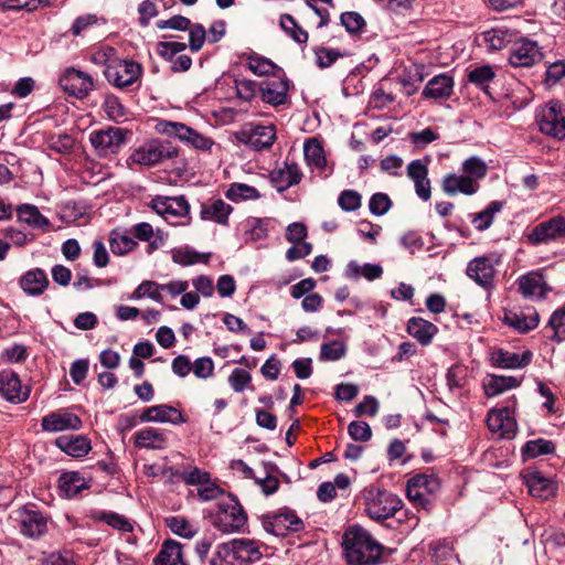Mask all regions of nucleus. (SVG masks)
Returning a JSON list of instances; mask_svg holds the SVG:
<instances>
[{
	"label": "nucleus",
	"mask_w": 565,
	"mask_h": 565,
	"mask_svg": "<svg viewBox=\"0 0 565 565\" xmlns=\"http://www.w3.org/2000/svg\"><path fill=\"white\" fill-rule=\"evenodd\" d=\"M280 25L297 43L303 44L308 41V33L297 24L291 15H281Z\"/></svg>",
	"instance_id": "53"
},
{
	"label": "nucleus",
	"mask_w": 565,
	"mask_h": 565,
	"mask_svg": "<svg viewBox=\"0 0 565 565\" xmlns=\"http://www.w3.org/2000/svg\"><path fill=\"white\" fill-rule=\"evenodd\" d=\"M89 488V482L76 471L63 472L58 478V489L65 498H73Z\"/></svg>",
	"instance_id": "31"
},
{
	"label": "nucleus",
	"mask_w": 565,
	"mask_h": 565,
	"mask_svg": "<svg viewBox=\"0 0 565 565\" xmlns=\"http://www.w3.org/2000/svg\"><path fill=\"white\" fill-rule=\"evenodd\" d=\"M554 451V445L551 440L546 439H534L527 441L523 449L522 454L524 458H536L542 455H547Z\"/></svg>",
	"instance_id": "51"
},
{
	"label": "nucleus",
	"mask_w": 565,
	"mask_h": 565,
	"mask_svg": "<svg viewBox=\"0 0 565 565\" xmlns=\"http://www.w3.org/2000/svg\"><path fill=\"white\" fill-rule=\"evenodd\" d=\"M487 424L489 429L500 438H512L516 431L515 419L507 407L490 411Z\"/></svg>",
	"instance_id": "21"
},
{
	"label": "nucleus",
	"mask_w": 565,
	"mask_h": 565,
	"mask_svg": "<svg viewBox=\"0 0 565 565\" xmlns=\"http://www.w3.org/2000/svg\"><path fill=\"white\" fill-rule=\"evenodd\" d=\"M232 212L233 207L222 199L211 200L201 204L200 218L226 226Z\"/></svg>",
	"instance_id": "25"
},
{
	"label": "nucleus",
	"mask_w": 565,
	"mask_h": 565,
	"mask_svg": "<svg viewBox=\"0 0 565 565\" xmlns=\"http://www.w3.org/2000/svg\"><path fill=\"white\" fill-rule=\"evenodd\" d=\"M150 298L151 300L162 303L163 297L160 289V284L153 280H143L138 287L134 290L130 296L132 300H139L142 298Z\"/></svg>",
	"instance_id": "49"
},
{
	"label": "nucleus",
	"mask_w": 565,
	"mask_h": 565,
	"mask_svg": "<svg viewBox=\"0 0 565 565\" xmlns=\"http://www.w3.org/2000/svg\"><path fill=\"white\" fill-rule=\"evenodd\" d=\"M247 516L235 498L228 495L217 504V511L212 515V524L223 533L237 532L244 527Z\"/></svg>",
	"instance_id": "7"
},
{
	"label": "nucleus",
	"mask_w": 565,
	"mask_h": 565,
	"mask_svg": "<svg viewBox=\"0 0 565 565\" xmlns=\"http://www.w3.org/2000/svg\"><path fill=\"white\" fill-rule=\"evenodd\" d=\"M305 160L312 171L319 175L328 178L333 168L328 164L323 147L317 138H310L303 146Z\"/></svg>",
	"instance_id": "19"
},
{
	"label": "nucleus",
	"mask_w": 565,
	"mask_h": 565,
	"mask_svg": "<svg viewBox=\"0 0 565 565\" xmlns=\"http://www.w3.org/2000/svg\"><path fill=\"white\" fill-rule=\"evenodd\" d=\"M454 92V79L446 74H439L430 78L422 95L431 99H448Z\"/></svg>",
	"instance_id": "26"
},
{
	"label": "nucleus",
	"mask_w": 565,
	"mask_h": 565,
	"mask_svg": "<svg viewBox=\"0 0 565 565\" xmlns=\"http://www.w3.org/2000/svg\"><path fill=\"white\" fill-rule=\"evenodd\" d=\"M109 245L115 255H125L134 250L138 246V243L128 234L114 230L109 234Z\"/></svg>",
	"instance_id": "43"
},
{
	"label": "nucleus",
	"mask_w": 565,
	"mask_h": 565,
	"mask_svg": "<svg viewBox=\"0 0 565 565\" xmlns=\"http://www.w3.org/2000/svg\"><path fill=\"white\" fill-rule=\"evenodd\" d=\"M467 276L484 289L494 285L495 269L492 260L487 256L471 259L466 269Z\"/></svg>",
	"instance_id": "18"
},
{
	"label": "nucleus",
	"mask_w": 565,
	"mask_h": 565,
	"mask_svg": "<svg viewBox=\"0 0 565 565\" xmlns=\"http://www.w3.org/2000/svg\"><path fill=\"white\" fill-rule=\"evenodd\" d=\"M302 179V172L295 162H285L270 172V181L278 192H282L298 184Z\"/></svg>",
	"instance_id": "22"
},
{
	"label": "nucleus",
	"mask_w": 565,
	"mask_h": 565,
	"mask_svg": "<svg viewBox=\"0 0 565 565\" xmlns=\"http://www.w3.org/2000/svg\"><path fill=\"white\" fill-rule=\"evenodd\" d=\"M290 82L280 75H274L259 85L263 102L271 106H280L287 102Z\"/></svg>",
	"instance_id": "17"
},
{
	"label": "nucleus",
	"mask_w": 565,
	"mask_h": 565,
	"mask_svg": "<svg viewBox=\"0 0 565 565\" xmlns=\"http://www.w3.org/2000/svg\"><path fill=\"white\" fill-rule=\"evenodd\" d=\"M247 66L257 76H274L276 71L280 72L274 62L257 54H250L247 57Z\"/></svg>",
	"instance_id": "45"
},
{
	"label": "nucleus",
	"mask_w": 565,
	"mask_h": 565,
	"mask_svg": "<svg viewBox=\"0 0 565 565\" xmlns=\"http://www.w3.org/2000/svg\"><path fill=\"white\" fill-rule=\"evenodd\" d=\"M245 134V142L255 150L269 148L276 139V131L273 125H257Z\"/></svg>",
	"instance_id": "30"
},
{
	"label": "nucleus",
	"mask_w": 565,
	"mask_h": 565,
	"mask_svg": "<svg viewBox=\"0 0 565 565\" xmlns=\"http://www.w3.org/2000/svg\"><path fill=\"white\" fill-rule=\"evenodd\" d=\"M140 419L142 422H171L174 424L183 422L181 412L168 405H157L146 408L140 414Z\"/></svg>",
	"instance_id": "32"
},
{
	"label": "nucleus",
	"mask_w": 565,
	"mask_h": 565,
	"mask_svg": "<svg viewBox=\"0 0 565 565\" xmlns=\"http://www.w3.org/2000/svg\"><path fill=\"white\" fill-rule=\"evenodd\" d=\"M178 151L169 142L151 139L135 149L129 160L140 166H156L164 160L177 157Z\"/></svg>",
	"instance_id": "9"
},
{
	"label": "nucleus",
	"mask_w": 565,
	"mask_h": 565,
	"mask_svg": "<svg viewBox=\"0 0 565 565\" xmlns=\"http://www.w3.org/2000/svg\"><path fill=\"white\" fill-rule=\"evenodd\" d=\"M348 433L356 441H367L372 437L371 427L365 422H351L348 426Z\"/></svg>",
	"instance_id": "62"
},
{
	"label": "nucleus",
	"mask_w": 565,
	"mask_h": 565,
	"mask_svg": "<svg viewBox=\"0 0 565 565\" xmlns=\"http://www.w3.org/2000/svg\"><path fill=\"white\" fill-rule=\"evenodd\" d=\"M536 124L542 134L557 140L565 139V106L551 100L535 113Z\"/></svg>",
	"instance_id": "6"
},
{
	"label": "nucleus",
	"mask_w": 565,
	"mask_h": 565,
	"mask_svg": "<svg viewBox=\"0 0 565 565\" xmlns=\"http://www.w3.org/2000/svg\"><path fill=\"white\" fill-rule=\"evenodd\" d=\"M210 256V253H200L188 245L177 247L171 250L172 262L181 266H192L199 263L206 264Z\"/></svg>",
	"instance_id": "39"
},
{
	"label": "nucleus",
	"mask_w": 565,
	"mask_h": 565,
	"mask_svg": "<svg viewBox=\"0 0 565 565\" xmlns=\"http://www.w3.org/2000/svg\"><path fill=\"white\" fill-rule=\"evenodd\" d=\"M262 524L267 533L276 536H286L303 529L302 520L289 509L265 515Z\"/></svg>",
	"instance_id": "11"
},
{
	"label": "nucleus",
	"mask_w": 565,
	"mask_h": 565,
	"mask_svg": "<svg viewBox=\"0 0 565 565\" xmlns=\"http://www.w3.org/2000/svg\"><path fill=\"white\" fill-rule=\"evenodd\" d=\"M342 546L349 565H376L382 557V545L369 531L358 525L347 529Z\"/></svg>",
	"instance_id": "1"
},
{
	"label": "nucleus",
	"mask_w": 565,
	"mask_h": 565,
	"mask_svg": "<svg viewBox=\"0 0 565 565\" xmlns=\"http://www.w3.org/2000/svg\"><path fill=\"white\" fill-rule=\"evenodd\" d=\"M103 107H104L106 114L111 119H119V118H124L126 116L125 107L121 105L119 98L115 95H107L105 97Z\"/></svg>",
	"instance_id": "63"
},
{
	"label": "nucleus",
	"mask_w": 565,
	"mask_h": 565,
	"mask_svg": "<svg viewBox=\"0 0 565 565\" xmlns=\"http://www.w3.org/2000/svg\"><path fill=\"white\" fill-rule=\"evenodd\" d=\"M56 447L73 458H82L92 450V444L85 435H64L55 439Z\"/></svg>",
	"instance_id": "24"
},
{
	"label": "nucleus",
	"mask_w": 565,
	"mask_h": 565,
	"mask_svg": "<svg viewBox=\"0 0 565 565\" xmlns=\"http://www.w3.org/2000/svg\"><path fill=\"white\" fill-rule=\"evenodd\" d=\"M156 26L159 30L186 31L191 26V20L183 15H173L170 19L157 21Z\"/></svg>",
	"instance_id": "60"
},
{
	"label": "nucleus",
	"mask_w": 565,
	"mask_h": 565,
	"mask_svg": "<svg viewBox=\"0 0 565 565\" xmlns=\"http://www.w3.org/2000/svg\"><path fill=\"white\" fill-rule=\"evenodd\" d=\"M543 58L542 47L537 42L521 38L512 43L509 63L513 67H531Z\"/></svg>",
	"instance_id": "12"
},
{
	"label": "nucleus",
	"mask_w": 565,
	"mask_h": 565,
	"mask_svg": "<svg viewBox=\"0 0 565 565\" xmlns=\"http://www.w3.org/2000/svg\"><path fill=\"white\" fill-rule=\"evenodd\" d=\"M154 565H188L183 558L182 546L173 540L166 541L153 559Z\"/></svg>",
	"instance_id": "33"
},
{
	"label": "nucleus",
	"mask_w": 565,
	"mask_h": 565,
	"mask_svg": "<svg viewBox=\"0 0 565 565\" xmlns=\"http://www.w3.org/2000/svg\"><path fill=\"white\" fill-rule=\"evenodd\" d=\"M505 322L520 332H527L539 326L540 316L534 309L527 312H510L505 316Z\"/></svg>",
	"instance_id": "40"
},
{
	"label": "nucleus",
	"mask_w": 565,
	"mask_h": 565,
	"mask_svg": "<svg viewBox=\"0 0 565 565\" xmlns=\"http://www.w3.org/2000/svg\"><path fill=\"white\" fill-rule=\"evenodd\" d=\"M186 49L183 42L161 41L157 44V53L164 60L171 62L175 55Z\"/></svg>",
	"instance_id": "56"
},
{
	"label": "nucleus",
	"mask_w": 565,
	"mask_h": 565,
	"mask_svg": "<svg viewBox=\"0 0 565 565\" xmlns=\"http://www.w3.org/2000/svg\"><path fill=\"white\" fill-rule=\"evenodd\" d=\"M89 140L100 156L116 153L125 143L122 130L117 127L94 131L90 134Z\"/></svg>",
	"instance_id": "16"
},
{
	"label": "nucleus",
	"mask_w": 565,
	"mask_h": 565,
	"mask_svg": "<svg viewBox=\"0 0 565 565\" xmlns=\"http://www.w3.org/2000/svg\"><path fill=\"white\" fill-rule=\"evenodd\" d=\"M391 206H392V201L388 198V195L385 193H381V192L375 193L371 196V199L369 201L370 212L376 216H382L385 213H387V211L391 209Z\"/></svg>",
	"instance_id": "58"
},
{
	"label": "nucleus",
	"mask_w": 565,
	"mask_h": 565,
	"mask_svg": "<svg viewBox=\"0 0 565 565\" xmlns=\"http://www.w3.org/2000/svg\"><path fill=\"white\" fill-rule=\"evenodd\" d=\"M563 238H565V218L562 215L537 224L527 234V241L533 245L546 244Z\"/></svg>",
	"instance_id": "13"
},
{
	"label": "nucleus",
	"mask_w": 565,
	"mask_h": 565,
	"mask_svg": "<svg viewBox=\"0 0 565 565\" xmlns=\"http://www.w3.org/2000/svg\"><path fill=\"white\" fill-rule=\"evenodd\" d=\"M347 353V345L341 340L324 342L320 348L321 361H338Z\"/></svg>",
	"instance_id": "52"
},
{
	"label": "nucleus",
	"mask_w": 565,
	"mask_h": 565,
	"mask_svg": "<svg viewBox=\"0 0 565 565\" xmlns=\"http://www.w3.org/2000/svg\"><path fill=\"white\" fill-rule=\"evenodd\" d=\"M189 30V46L192 52H199L206 39V31L202 24L195 23Z\"/></svg>",
	"instance_id": "59"
},
{
	"label": "nucleus",
	"mask_w": 565,
	"mask_h": 565,
	"mask_svg": "<svg viewBox=\"0 0 565 565\" xmlns=\"http://www.w3.org/2000/svg\"><path fill=\"white\" fill-rule=\"evenodd\" d=\"M141 65L134 61L115 60L106 64L104 74L107 81L118 87L128 88L141 76Z\"/></svg>",
	"instance_id": "10"
},
{
	"label": "nucleus",
	"mask_w": 565,
	"mask_h": 565,
	"mask_svg": "<svg viewBox=\"0 0 565 565\" xmlns=\"http://www.w3.org/2000/svg\"><path fill=\"white\" fill-rule=\"evenodd\" d=\"M519 291L525 298H543L548 288L543 276L540 273H529L526 275L521 276L518 279Z\"/></svg>",
	"instance_id": "27"
},
{
	"label": "nucleus",
	"mask_w": 565,
	"mask_h": 565,
	"mask_svg": "<svg viewBox=\"0 0 565 565\" xmlns=\"http://www.w3.org/2000/svg\"><path fill=\"white\" fill-rule=\"evenodd\" d=\"M317 65L321 68L330 67L341 56L338 50L330 47H317L315 50Z\"/></svg>",
	"instance_id": "64"
},
{
	"label": "nucleus",
	"mask_w": 565,
	"mask_h": 565,
	"mask_svg": "<svg viewBox=\"0 0 565 565\" xmlns=\"http://www.w3.org/2000/svg\"><path fill=\"white\" fill-rule=\"evenodd\" d=\"M546 330H551L548 337L557 342L565 341V307L556 309L550 317Z\"/></svg>",
	"instance_id": "50"
},
{
	"label": "nucleus",
	"mask_w": 565,
	"mask_h": 565,
	"mask_svg": "<svg viewBox=\"0 0 565 565\" xmlns=\"http://www.w3.org/2000/svg\"><path fill=\"white\" fill-rule=\"evenodd\" d=\"M440 488L439 479L430 473H418L408 479L406 495L417 508L428 510L431 505L429 495L436 493Z\"/></svg>",
	"instance_id": "8"
},
{
	"label": "nucleus",
	"mask_w": 565,
	"mask_h": 565,
	"mask_svg": "<svg viewBox=\"0 0 565 565\" xmlns=\"http://www.w3.org/2000/svg\"><path fill=\"white\" fill-rule=\"evenodd\" d=\"M382 275V266L370 263L360 265L356 260H350L344 270V276L348 279H359L360 277H364L366 280L373 281L381 278Z\"/></svg>",
	"instance_id": "34"
},
{
	"label": "nucleus",
	"mask_w": 565,
	"mask_h": 565,
	"mask_svg": "<svg viewBox=\"0 0 565 565\" xmlns=\"http://www.w3.org/2000/svg\"><path fill=\"white\" fill-rule=\"evenodd\" d=\"M362 196L355 190H344L338 198L339 206L345 212H353L360 209Z\"/></svg>",
	"instance_id": "55"
},
{
	"label": "nucleus",
	"mask_w": 565,
	"mask_h": 565,
	"mask_svg": "<svg viewBox=\"0 0 565 565\" xmlns=\"http://www.w3.org/2000/svg\"><path fill=\"white\" fill-rule=\"evenodd\" d=\"M502 207V202L492 201L483 211L471 214V223L473 224L475 228L480 232L488 230L493 223L494 215L499 213Z\"/></svg>",
	"instance_id": "41"
},
{
	"label": "nucleus",
	"mask_w": 565,
	"mask_h": 565,
	"mask_svg": "<svg viewBox=\"0 0 565 565\" xmlns=\"http://www.w3.org/2000/svg\"><path fill=\"white\" fill-rule=\"evenodd\" d=\"M41 426L47 433L77 430L82 427V420L77 415L61 409L45 415L41 420Z\"/></svg>",
	"instance_id": "20"
},
{
	"label": "nucleus",
	"mask_w": 565,
	"mask_h": 565,
	"mask_svg": "<svg viewBox=\"0 0 565 565\" xmlns=\"http://www.w3.org/2000/svg\"><path fill=\"white\" fill-rule=\"evenodd\" d=\"M494 77L495 72L490 65L477 66L468 72V81L488 95L490 94L489 85Z\"/></svg>",
	"instance_id": "42"
},
{
	"label": "nucleus",
	"mask_w": 565,
	"mask_h": 565,
	"mask_svg": "<svg viewBox=\"0 0 565 565\" xmlns=\"http://www.w3.org/2000/svg\"><path fill=\"white\" fill-rule=\"evenodd\" d=\"M166 522L172 533L184 539H192L199 531L195 523L182 516H171Z\"/></svg>",
	"instance_id": "48"
},
{
	"label": "nucleus",
	"mask_w": 565,
	"mask_h": 565,
	"mask_svg": "<svg viewBox=\"0 0 565 565\" xmlns=\"http://www.w3.org/2000/svg\"><path fill=\"white\" fill-rule=\"evenodd\" d=\"M18 220L30 227L47 230L51 225L49 218L41 214L39 209L32 204H21L17 207Z\"/></svg>",
	"instance_id": "35"
},
{
	"label": "nucleus",
	"mask_w": 565,
	"mask_h": 565,
	"mask_svg": "<svg viewBox=\"0 0 565 565\" xmlns=\"http://www.w3.org/2000/svg\"><path fill=\"white\" fill-rule=\"evenodd\" d=\"M135 445L139 448L162 449L166 447V436L157 428L147 427L135 433Z\"/></svg>",
	"instance_id": "38"
},
{
	"label": "nucleus",
	"mask_w": 565,
	"mask_h": 565,
	"mask_svg": "<svg viewBox=\"0 0 565 565\" xmlns=\"http://www.w3.org/2000/svg\"><path fill=\"white\" fill-rule=\"evenodd\" d=\"M340 20L341 24L350 33H358L365 25L363 17L358 12H344L341 14Z\"/></svg>",
	"instance_id": "61"
},
{
	"label": "nucleus",
	"mask_w": 565,
	"mask_h": 565,
	"mask_svg": "<svg viewBox=\"0 0 565 565\" xmlns=\"http://www.w3.org/2000/svg\"><path fill=\"white\" fill-rule=\"evenodd\" d=\"M361 498L367 516L377 522L393 518L403 508V501L396 494L375 486L364 488Z\"/></svg>",
	"instance_id": "3"
},
{
	"label": "nucleus",
	"mask_w": 565,
	"mask_h": 565,
	"mask_svg": "<svg viewBox=\"0 0 565 565\" xmlns=\"http://www.w3.org/2000/svg\"><path fill=\"white\" fill-rule=\"evenodd\" d=\"M529 492L536 498L546 500L553 494V486L550 479L539 471L527 472L524 477Z\"/></svg>",
	"instance_id": "37"
},
{
	"label": "nucleus",
	"mask_w": 565,
	"mask_h": 565,
	"mask_svg": "<svg viewBox=\"0 0 565 565\" xmlns=\"http://www.w3.org/2000/svg\"><path fill=\"white\" fill-rule=\"evenodd\" d=\"M483 41L489 51H499L512 42V34L503 29H492L483 33Z\"/></svg>",
	"instance_id": "47"
},
{
	"label": "nucleus",
	"mask_w": 565,
	"mask_h": 565,
	"mask_svg": "<svg viewBox=\"0 0 565 565\" xmlns=\"http://www.w3.org/2000/svg\"><path fill=\"white\" fill-rule=\"evenodd\" d=\"M148 206L172 226H184L191 222L190 204L183 195H156Z\"/></svg>",
	"instance_id": "4"
},
{
	"label": "nucleus",
	"mask_w": 565,
	"mask_h": 565,
	"mask_svg": "<svg viewBox=\"0 0 565 565\" xmlns=\"http://www.w3.org/2000/svg\"><path fill=\"white\" fill-rule=\"evenodd\" d=\"M491 361L495 366L502 369H520L527 365L531 361V353L522 354L503 349H497L491 353Z\"/></svg>",
	"instance_id": "29"
},
{
	"label": "nucleus",
	"mask_w": 565,
	"mask_h": 565,
	"mask_svg": "<svg viewBox=\"0 0 565 565\" xmlns=\"http://www.w3.org/2000/svg\"><path fill=\"white\" fill-rule=\"evenodd\" d=\"M487 171L488 166L477 156L469 157L461 164V172L475 183H479L486 177Z\"/></svg>",
	"instance_id": "44"
},
{
	"label": "nucleus",
	"mask_w": 565,
	"mask_h": 565,
	"mask_svg": "<svg viewBox=\"0 0 565 565\" xmlns=\"http://www.w3.org/2000/svg\"><path fill=\"white\" fill-rule=\"evenodd\" d=\"M60 85L68 95L85 98L94 88V81L88 74L68 68L60 78Z\"/></svg>",
	"instance_id": "15"
},
{
	"label": "nucleus",
	"mask_w": 565,
	"mask_h": 565,
	"mask_svg": "<svg viewBox=\"0 0 565 565\" xmlns=\"http://www.w3.org/2000/svg\"><path fill=\"white\" fill-rule=\"evenodd\" d=\"M186 49L183 42L161 41L157 44V53L164 60L171 62L175 55Z\"/></svg>",
	"instance_id": "57"
},
{
	"label": "nucleus",
	"mask_w": 565,
	"mask_h": 565,
	"mask_svg": "<svg viewBox=\"0 0 565 565\" xmlns=\"http://www.w3.org/2000/svg\"><path fill=\"white\" fill-rule=\"evenodd\" d=\"M156 131L179 139L185 146L196 150L207 151L214 145V141L195 129L186 126L183 122L159 120L156 124Z\"/></svg>",
	"instance_id": "5"
},
{
	"label": "nucleus",
	"mask_w": 565,
	"mask_h": 565,
	"mask_svg": "<svg viewBox=\"0 0 565 565\" xmlns=\"http://www.w3.org/2000/svg\"><path fill=\"white\" fill-rule=\"evenodd\" d=\"M49 284L44 270L35 268L25 273L20 280L21 288L29 295L39 296L44 292Z\"/></svg>",
	"instance_id": "36"
},
{
	"label": "nucleus",
	"mask_w": 565,
	"mask_h": 565,
	"mask_svg": "<svg viewBox=\"0 0 565 565\" xmlns=\"http://www.w3.org/2000/svg\"><path fill=\"white\" fill-rule=\"evenodd\" d=\"M441 190L449 196H455L459 193L465 195H473L478 192L480 185L467 178L463 173H447L441 180Z\"/></svg>",
	"instance_id": "23"
},
{
	"label": "nucleus",
	"mask_w": 565,
	"mask_h": 565,
	"mask_svg": "<svg viewBox=\"0 0 565 565\" xmlns=\"http://www.w3.org/2000/svg\"><path fill=\"white\" fill-rule=\"evenodd\" d=\"M262 544L249 539H234L217 546L210 565H250L263 557Z\"/></svg>",
	"instance_id": "2"
},
{
	"label": "nucleus",
	"mask_w": 565,
	"mask_h": 565,
	"mask_svg": "<svg viewBox=\"0 0 565 565\" xmlns=\"http://www.w3.org/2000/svg\"><path fill=\"white\" fill-rule=\"evenodd\" d=\"M225 196L234 202L257 200L260 198L258 190L245 183H232L225 192Z\"/></svg>",
	"instance_id": "46"
},
{
	"label": "nucleus",
	"mask_w": 565,
	"mask_h": 565,
	"mask_svg": "<svg viewBox=\"0 0 565 565\" xmlns=\"http://www.w3.org/2000/svg\"><path fill=\"white\" fill-rule=\"evenodd\" d=\"M565 77V58L555 62H546L544 84L554 86Z\"/></svg>",
	"instance_id": "54"
},
{
	"label": "nucleus",
	"mask_w": 565,
	"mask_h": 565,
	"mask_svg": "<svg viewBox=\"0 0 565 565\" xmlns=\"http://www.w3.org/2000/svg\"><path fill=\"white\" fill-rule=\"evenodd\" d=\"M14 519L19 523L20 532L30 537L38 539L47 531L46 518L36 510L21 508L14 512Z\"/></svg>",
	"instance_id": "14"
},
{
	"label": "nucleus",
	"mask_w": 565,
	"mask_h": 565,
	"mask_svg": "<svg viewBox=\"0 0 565 565\" xmlns=\"http://www.w3.org/2000/svg\"><path fill=\"white\" fill-rule=\"evenodd\" d=\"M407 332L422 345L426 347L431 343L438 328L420 317H413L407 321Z\"/></svg>",
	"instance_id": "28"
}]
</instances>
